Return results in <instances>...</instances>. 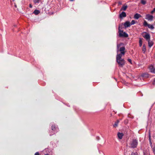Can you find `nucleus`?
Instances as JSON below:
<instances>
[{
    "label": "nucleus",
    "mask_w": 155,
    "mask_h": 155,
    "mask_svg": "<svg viewBox=\"0 0 155 155\" xmlns=\"http://www.w3.org/2000/svg\"><path fill=\"white\" fill-rule=\"evenodd\" d=\"M125 48L123 43H120L119 44H117V55L119 56L120 57L124 55L125 53Z\"/></svg>",
    "instance_id": "obj_1"
},
{
    "label": "nucleus",
    "mask_w": 155,
    "mask_h": 155,
    "mask_svg": "<svg viewBox=\"0 0 155 155\" xmlns=\"http://www.w3.org/2000/svg\"><path fill=\"white\" fill-rule=\"evenodd\" d=\"M122 56H120L117 55L116 60L119 66L120 67H122L124 64V60L121 58Z\"/></svg>",
    "instance_id": "obj_2"
},
{
    "label": "nucleus",
    "mask_w": 155,
    "mask_h": 155,
    "mask_svg": "<svg viewBox=\"0 0 155 155\" xmlns=\"http://www.w3.org/2000/svg\"><path fill=\"white\" fill-rule=\"evenodd\" d=\"M131 148H134L137 147L138 145V141L137 140L133 139L130 143Z\"/></svg>",
    "instance_id": "obj_3"
},
{
    "label": "nucleus",
    "mask_w": 155,
    "mask_h": 155,
    "mask_svg": "<svg viewBox=\"0 0 155 155\" xmlns=\"http://www.w3.org/2000/svg\"><path fill=\"white\" fill-rule=\"evenodd\" d=\"M119 36L127 38L128 36V35L125 32H123V31L120 29V27H119Z\"/></svg>",
    "instance_id": "obj_4"
},
{
    "label": "nucleus",
    "mask_w": 155,
    "mask_h": 155,
    "mask_svg": "<svg viewBox=\"0 0 155 155\" xmlns=\"http://www.w3.org/2000/svg\"><path fill=\"white\" fill-rule=\"evenodd\" d=\"M143 25L145 27L147 26L151 30H153L154 28L153 25L148 24L146 21H144L143 23Z\"/></svg>",
    "instance_id": "obj_5"
},
{
    "label": "nucleus",
    "mask_w": 155,
    "mask_h": 155,
    "mask_svg": "<svg viewBox=\"0 0 155 155\" xmlns=\"http://www.w3.org/2000/svg\"><path fill=\"white\" fill-rule=\"evenodd\" d=\"M51 129L52 130L53 132V134H50V136L53 135V134H54L56 133H57L58 130V128L57 127H55L54 125H52L51 127Z\"/></svg>",
    "instance_id": "obj_6"
},
{
    "label": "nucleus",
    "mask_w": 155,
    "mask_h": 155,
    "mask_svg": "<svg viewBox=\"0 0 155 155\" xmlns=\"http://www.w3.org/2000/svg\"><path fill=\"white\" fill-rule=\"evenodd\" d=\"M145 33L146 34L144 36H143V37H144V38H145L146 40L148 41L150 40V34L148 33H147L146 32H143V33Z\"/></svg>",
    "instance_id": "obj_7"
},
{
    "label": "nucleus",
    "mask_w": 155,
    "mask_h": 155,
    "mask_svg": "<svg viewBox=\"0 0 155 155\" xmlns=\"http://www.w3.org/2000/svg\"><path fill=\"white\" fill-rule=\"evenodd\" d=\"M145 18L148 20L152 21L153 20V16L152 15L148 14L146 15V18Z\"/></svg>",
    "instance_id": "obj_8"
},
{
    "label": "nucleus",
    "mask_w": 155,
    "mask_h": 155,
    "mask_svg": "<svg viewBox=\"0 0 155 155\" xmlns=\"http://www.w3.org/2000/svg\"><path fill=\"white\" fill-rule=\"evenodd\" d=\"M126 16V14L124 12H122L119 15V17L121 18L125 17Z\"/></svg>",
    "instance_id": "obj_9"
},
{
    "label": "nucleus",
    "mask_w": 155,
    "mask_h": 155,
    "mask_svg": "<svg viewBox=\"0 0 155 155\" xmlns=\"http://www.w3.org/2000/svg\"><path fill=\"white\" fill-rule=\"evenodd\" d=\"M130 22L128 21H127L124 24V26L125 28L129 27L130 26Z\"/></svg>",
    "instance_id": "obj_10"
},
{
    "label": "nucleus",
    "mask_w": 155,
    "mask_h": 155,
    "mask_svg": "<svg viewBox=\"0 0 155 155\" xmlns=\"http://www.w3.org/2000/svg\"><path fill=\"white\" fill-rule=\"evenodd\" d=\"M141 17V16L140 15L138 14V13H136L135 14L134 16V19H138L140 18Z\"/></svg>",
    "instance_id": "obj_11"
},
{
    "label": "nucleus",
    "mask_w": 155,
    "mask_h": 155,
    "mask_svg": "<svg viewBox=\"0 0 155 155\" xmlns=\"http://www.w3.org/2000/svg\"><path fill=\"white\" fill-rule=\"evenodd\" d=\"M124 136V134L122 133L118 132L117 133V136L118 138L120 139H121Z\"/></svg>",
    "instance_id": "obj_12"
},
{
    "label": "nucleus",
    "mask_w": 155,
    "mask_h": 155,
    "mask_svg": "<svg viewBox=\"0 0 155 155\" xmlns=\"http://www.w3.org/2000/svg\"><path fill=\"white\" fill-rule=\"evenodd\" d=\"M149 69L151 72L155 74V68H153V66H150L149 67Z\"/></svg>",
    "instance_id": "obj_13"
},
{
    "label": "nucleus",
    "mask_w": 155,
    "mask_h": 155,
    "mask_svg": "<svg viewBox=\"0 0 155 155\" xmlns=\"http://www.w3.org/2000/svg\"><path fill=\"white\" fill-rule=\"evenodd\" d=\"M148 41V46L149 48H150L153 45V42L150 40Z\"/></svg>",
    "instance_id": "obj_14"
},
{
    "label": "nucleus",
    "mask_w": 155,
    "mask_h": 155,
    "mask_svg": "<svg viewBox=\"0 0 155 155\" xmlns=\"http://www.w3.org/2000/svg\"><path fill=\"white\" fill-rule=\"evenodd\" d=\"M119 122V120H117L115 122V123L113 125V127L114 128H116L117 127L118 125V124Z\"/></svg>",
    "instance_id": "obj_15"
},
{
    "label": "nucleus",
    "mask_w": 155,
    "mask_h": 155,
    "mask_svg": "<svg viewBox=\"0 0 155 155\" xmlns=\"http://www.w3.org/2000/svg\"><path fill=\"white\" fill-rule=\"evenodd\" d=\"M40 12L39 10H37V9H35L34 11V12H33V13L35 15H38L39 13H40Z\"/></svg>",
    "instance_id": "obj_16"
},
{
    "label": "nucleus",
    "mask_w": 155,
    "mask_h": 155,
    "mask_svg": "<svg viewBox=\"0 0 155 155\" xmlns=\"http://www.w3.org/2000/svg\"><path fill=\"white\" fill-rule=\"evenodd\" d=\"M127 7V5H123L122 7L121 8L120 10H123L124 11H125L126 10Z\"/></svg>",
    "instance_id": "obj_17"
},
{
    "label": "nucleus",
    "mask_w": 155,
    "mask_h": 155,
    "mask_svg": "<svg viewBox=\"0 0 155 155\" xmlns=\"http://www.w3.org/2000/svg\"><path fill=\"white\" fill-rule=\"evenodd\" d=\"M142 51L143 53H144L146 51V48L145 45L144 44L143 46Z\"/></svg>",
    "instance_id": "obj_18"
},
{
    "label": "nucleus",
    "mask_w": 155,
    "mask_h": 155,
    "mask_svg": "<svg viewBox=\"0 0 155 155\" xmlns=\"http://www.w3.org/2000/svg\"><path fill=\"white\" fill-rule=\"evenodd\" d=\"M142 39L140 38H139V46L140 47H141L142 45Z\"/></svg>",
    "instance_id": "obj_19"
},
{
    "label": "nucleus",
    "mask_w": 155,
    "mask_h": 155,
    "mask_svg": "<svg viewBox=\"0 0 155 155\" xmlns=\"http://www.w3.org/2000/svg\"><path fill=\"white\" fill-rule=\"evenodd\" d=\"M141 3L143 5H145L146 3V1L144 0H141Z\"/></svg>",
    "instance_id": "obj_20"
},
{
    "label": "nucleus",
    "mask_w": 155,
    "mask_h": 155,
    "mask_svg": "<svg viewBox=\"0 0 155 155\" xmlns=\"http://www.w3.org/2000/svg\"><path fill=\"white\" fill-rule=\"evenodd\" d=\"M135 23V21L134 20H132L131 21L130 23V25H133Z\"/></svg>",
    "instance_id": "obj_21"
},
{
    "label": "nucleus",
    "mask_w": 155,
    "mask_h": 155,
    "mask_svg": "<svg viewBox=\"0 0 155 155\" xmlns=\"http://www.w3.org/2000/svg\"><path fill=\"white\" fill-rule=\"evenodd\" d=\"M40 0H33L34 2L35 3H38L39 2Z\"/></svg>",
    "instance_id": "obj_22"
},
{
    "label": "nucleus",
    "mask_w": 155,
    "mask_h": 155,
    "mask_svg": "<svg viewBox=\"0 0 155 155\" xmlns=\"http://www.w3.org/2000/svg\"><path fill=\"white\" fill-rule=\"evenodd\" d=\"M153 152L154 154L155 155V146H154L152 147Z\"/></svg>",
    "instance_id": "obj_23"
},
{
    "label": "nucleus",
    "mask_w": 155,
    "mask_h": 155,
    "mask_svg": "<svg viewBox=\"0 0 155 155\" xmlns=\"http://www.w3.org/2000/svg\"><path fill=\"white\" fill-rule=\"evenodd\" d=\"M131 155H138L137 152H132L131 153Z\"/></svg>",
    "instance_id": "obj_24"
},
{
    "label": "nucleus",
    "mask_w": 155,
    "mask_h": 155,
    "mask_svg": "<svg viewBox=\"0 0 155 155\" xmlns=\"http://www.w3.org/2000/svg\"><path fill=\"white\" fill-rule=\"evenodd\" d=\"M155 12V8H154L153 10L151 12V13L153 14L154 12Z\"/></svg>",
    "instance_id": "obj_25"
},
{
    "label": "nucleus",
    "mask_w": 155,
    "mask_h": 155,
    "mask_svg": "<svg viewBox=\"0 0 155 155\" xmlns=\"http://www.w3.org/2000/svg\"><path fill=\"white\" fill-rule=\"evenodd\" d=\"M150 141V146L151 147H152V143H151V140H149Z\"/></svg>",
    "instance_id": "obj_26"
},
{
    "label": "nucleus",
    "mask_w": 155,
    "mask_h": 155,
    "mask_svg": "<svg viewBox=\"0 0 155 155\" xmlns=\"http://www.w3.org/2000/svg\"><path fill=\"white\" fill-rule=\"evenodd\" d=\"M149 140H151V139H150L151 136H150V132H149Z\"/></svg>",
    "instance_id": "obj_27"
},
{
    "label": "nucleus",
    "mask_w": 155,
    "mask_h": 155,
    "mask_svg": "<svg viewBox=\"0 0 155 155\" xmlns=\"http://www.w3.org/2000/svg\"><path fill=\"white\" fill-rule=\"evenodd\" d=\"M35 155H39V154L38 152H37L35 153Z\"/></svg>",
    "instance_id": "obj_28"
},
{
    "label": "nucleus",
    "mask_w": 155,
    "mask_h": 155,
    "mask_svg": "<svg viewBox=\"0 0 155 155\" xmlns=\"http://www.w3.org/2000/svg\"><path fill=\"white\" fill-rule=\"evenodd\" d=\"M128 61L129 62H130V63H131V59H128Z\"/></svg>",
    "instance_id": "obj_29"
},
{
    "label": "nucleus",
    "mask_w": 155,
    "mask_h": 155,
    "mask_svg": "<svg viewBox=\"0 0 155 155\" xmlns=\"http://www.w3.org/2000/svg\"><path fill=\"white\" fill-rule=\"evenodd\" d=\"M146 75H147V74H142V76H143V77H145L146 76Z\"/></svg>",
    "instance_id": "obj_30"
},
{
    "label": "nucleus",
    "mask_w": 155,
    "mask_h": 155,
    "mask_svg": "<svg viewBox=\"0 0 155 155\" xmlns=\"http://www.w3.org/2000/svg\"><path fill=\"white\" fill-rule=\"evenodd\" d=\"M29 7L31 8H32V5L31 4H29Z\"/></svg>",
    "instance_id": "obj_31"
},
{
    "label": "nucleus",
    "mask_w": 155,
    "mask_h": 155,
    "mask_svg": "<svg viewBox=\"0 0 155 155\" xmlns=\"http://www.w3.org/2000/svg\"><path fill=\"white\" fill-rule=\"evenodd\" d=\"M154 82H155V78H154Z\"/></svg>",
    "instance_id": "obj_32"
},
{
    "label": "nucleus",
    "mask_w": 155,
    "mask_h": 155,
    "mask_svg": "<svg viewBox=\"0 0 155 155\" xmlns=\"http://www.w3.org/2000/svg\"><path fill=\"white\" fill-rule=\"evenodd\" d=\"M44 155H49L48 154H45Z\"/></svg>",
    "instance_id": "obj_33"
},
{
    "label": "nucleus",
    "mask_w": 155,
    "mask_h": 155,
    "mask_svg": "<svg viewBox=\"0 0 155 155\" xmlns=\"http://www.w3.org/2000/svg\"><path fill=\"white\" fill-rule=\"evenodd\" d=\"M70 1H73L74 0H70Z\"/></svg>",
    "instance_id": "obj_34"
},
{
    "label": "nucleus",
    "mask_w": 155,
    "mask_h": 155,
    "mask_svg": "<svg viewBox=\"0 0 155 155\" xmlns=\"http://www.w3.org/2000/svg\"><path fill=\"white\" fill-rule=\"evenodd\" d=\"M99 139V137H98V139H97L98 140Z\"/></svg>",
    "instance_id": "obj_35"
},
{
    "label": "nucleus",
    "mask_w": 155,
    "mask_h": 155,
    "mask_svg": "<svg viewBox=\"0 0 155 155\" xmlns=\"http://www.w3.org/2000/svg\"><path fill=\"white\" fill-rule=\"evenodd\" d=\"M14 0H13V1H14Z\"/></svg>",
    "instance_id": "obj_36"
}]
</instances>
